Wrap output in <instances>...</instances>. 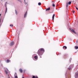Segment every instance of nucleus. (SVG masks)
Returning <instances> with one entry per match:
<instances>
[{
	"instance_id": "nucleus-18",
	"label": "nucleus",
	"mask_w": 78,
	"mask_h": 78,
	"mask_svg": "<svg viewBox=\"0 0 78 78\" xmlns=\"http://www.w3.org/2000/svg\"><path fill=\"white\" fill-rule=\"evenodd\" d=\"M15 76H17V73H15Z\"/></svg>"
},
{
	"instance_id": "nucleus-14",
	"label": "nucleus",
	"mask_w": 78,
	"mask_h": 78,
	"mask_svg": "<svg viewBox=\"0 0 78 78\" xmlns=\"http://www.w3.org/2000/svg\"><path fill=\"white\" fill-rule=\"evenodd\" d=\"M6 62H8V63L9 62V60H7Z\"/></svg>"
},
{
	"instance_id": "nucleus-6",
	"label": "nucleus",
	"mask_w": 78,
	"mask_h": 78,
	"mask_svg": "<svg viewBox=\"0 0 78 78\" xmlns=\"http://www.w3.org/2000/svg\"><path fill=\"white\" fill-rule=\"evenodd\" d=\"M71 31H72L73 32V33H75V34H76V32H75V31H74V30H73V29H72Z\"/></svg>"
},
{
	"instance_id": "nucleus-4",
	"label": "nucleus",
	"mask_w": 78,
	"mask_h": 78,
	"mask_svg": "<svg viewBox=\"0 0 78 78\" xmlns=\"http://www.w3.org/2000/svg\"><path fill=\"white\" fill-rule=\"evenodd\" d=\"M6 74H8V69H6V70L5 71Z\"/></svg>"
},
{
	"instance_id": "nucleus-20",
	"label": "nucleus",
	"mask_w": 78,
	"mask_h": 78,
	"mask_svg": "<svg viewBox=\"0 0 78 78\" xmlns=\"http://www.w3.org/2000/svg\"><path fill=\"white\" fill-rule=\"evenodd\" d=\"M55 17H52V20H54V18Z\"/></svg>"
},
{
	"instance_id": "nucleus-10",
	"label": "nucleus",
	"mask_w": 78,
	"mask_h": 78,
	"mask_svg": "<svg viewBox=\"0 0 78 78\" xmlns=\"http://www.w3.org/2000/svg\"><path fill=\"white\" fill-rule=\"evenodd\" d=\"M69 5V4H68V3H66V7H67H67H68V6Z\"/></svg>"
},
{
	"instance_id": "nucleus-27",
	"label": "nucleus",
	"mask_w": 78,
	"mask_h": 78,
	"mask_svg": "<svg viewBox=\"0 0 78 78\" xmlns=\"http://www.w3.org/2000/svg\"><path fill=\"white\" fill-rule=\"evenodd\" d=\"M73 13H75V11H73Z\"/></svg>"
},
{
	"instance_id": "nucleus-3",
	"label": "nucleus",
	"mask_w": 78,
	"mask_h": 78,
	"mask_svg": "<svg viewBox=\"0 0 78 78\" xmlns=\"http://www.w3.org/2000/svg\"><path fill=\"white\" fill-rule=\"evenodd\" d=\"M27 11L25 14L24 15V18H25V17H26V16H27Z\"/></svg>"
},
{
	"instance_id": "nucleus-1",
	"label": "nucleus",
	"mask_w": 78,
	"mask_h": 78,
	"mask_svg": "<svg viewBox=\"0 0 78 78\" xmlns=\"http://www.w3.org/2000/svg\"><path fill=\"white\" fill-rule=\"evenodd\" d=\"M45 50L43 48H40L39 49L38 51V54L39 56H42L43 55V53H44Z\"/></svg>"
},
{
	"instance_id": "nucleus-16",
	"label": "nucleus",
	"mask_w": 78,
	"mask_h": 78,
	"mask_svg": "<svg viewBox=\"0 0 78 78\" xmlns=\"http://www.w3.org/2000/svg\"><path fill=\"white\" fill-rule=\"evenodd\" d=\"M52 6H53V7H55V5L54 4H52Z\"/></svg>"
},
{
	"instance_id": "nucleus-12",
	"label": "nucleus",
	"mask_w": 78,
	"mask_h": 78,
	"mask_svg": "<svg viewBox=\"0 0 78 78\" xmlns=\"http://www.w3.org/2000/svg\"><path fill=\"white\" fill-rule=\"evenodd\" d=\"M71 2L70 1V2H68V4H69V5H71Z\"/></svg>"
},
{
	"instance_id": "nucleus-5",
	"label": "nucleus",
	"mask_w": 78,
	"mask_h": 78,
	"mask_svg": "<svg viewBox=\"0 0 78 78\" xmlns=\"http://www.w3.org/2000/svg\"><path fill=\"white\" fill-rule=\"evenodd\" d=\"M50 8L49 7L47 9H46V11H50Z\"/></svg>"
},
{
	"instance_id": "nucleus-31",
	"label": "nucleus",
	"mask_w": 78,
	"mask_h": 78,
	"mask_svg": "<svg viewBox=\"0 0 78 78\" xmlns=\"http://www.w3.org/2000/svg\"><path fill=\"white\" fill-rule=\"evenodd\" d=\"M40 58H42V57L41 56H40Z\"/></svg>"
},
{
	"instance_id": "nucleus-22",
	"label": "nucleus",
	"mask_w": 78,
	"mask_h": 78,
	"mask_svg": "<svg viewBox=\"0 0 78 78\" xmlns=\"http://www.w3.org/2000/svg\"><path fill=\"white\" fill-rule=\"evenodd\" d=\"M15 78H18V77H17V76H15Z\"/></svg>"
},
{
	"instance_id": "nucleus-30",
	"label": "nucleus",
	"mask_w": 78,
	"mask_h": 78,
	"mask_svg": "<svg viewBox=\"0 0 78 78\" xmlns=\"http://www.w3.org/2000/svg\"><path fill=\"white\" fill-rule=\"evenodd\" d=\"M24 2H25V0H24Z\"/></svg>"
},
{
	"instance_id": "nucleus-21",
	"label": "nucleus",
	"mask_w": 78,
	"mask_h": 78,
	"mask_svg": "<svg viewBox=\"0 0 78 78\" xmlns=\"http://www.w3.org/2000/svg\"><path fill=\"white\" fill-rule=\"evenodd\" d=\"M76 76H77V77H78V73H77L76 74Z\"/></svg>"
},
{
	"instance_id": "nucleus-23",
	"label": "nucleus",
	"mask_w": 78,
	"mask_h": 78,
	"mask_svg": "<svg viewBox=\"0 0 78 78\" xmlns=\"http://www.w3.org/2000/svg\"><path fill=\"white\" fill-rule=\"evenodd\" d=\"M7 11V8H6V12H6Z\"/></svg>"
},
{
	"instance_id": "nucleus-32",
	"label": "nucleus",
	"mask_w": 78,
	"mask_h": 78,
	"mask_svg": "<svg viewBox=\"0 0 78 78\" xmlns=\"http://www.w3.org/2000/svg\"><path fill=\"white\" fill-rule=\"evenodd\" d=\"M22 78H24V77H23Z\"/></svg>"
},
{
	"instance_id": "nucleus-2",
	"label": "nucleus",
	"mask_w": 78,
	"mask_h": 78,
	"mask_svg": "<svg viewBox=\"0 0 78 78\" xmlns=\"http://www.w3.org/2000/svg\"><path fill=\"white\" fill-rule=\"evenodd\" d=\"M14 44V41H12L10 44V46H12Z\"/></svg>"
},
{
	"instance_id": "nucleus-7",
	"label": "nucleus",
	"mask_w": 78,
	"mask_h": 78,
	"mask_svg": "<svg viewBox=\"0 0 78 78\" xmlns=\"http://www.w3.org/2000/svg\"><path fill=\"white\" fill-rule=\"evenodd\" d=\"M19 70L20 73H22L23 72V71H22V69H20Z\"/></svg>"
},
{
	"instance_id": "nucleus-8",
	"label": "nucleus",
	"mask_w": 78,
	"mask_h": 78,
	"mask_svg": "<svg viewBox=\"0 0 78 78\" xmlns=\"http://www.w3.org/2000/svg\"><path fill=\"white\" fill-rule=\"evenodd\" d=\"M63 48H65V49H67V47L64 46L63 47Z\"/></svg>"
},
{
	"instance_id": "nucleus-19",
	"label": "nucleus",
	"mask_w": 78,
	"mask_h": 78,
	"mask_svg": "<svg viewBox=\"0 0 78 78\" xmlns=\"http://www.w3.org/2000/svg\"><path fill=\"white\" fill-rule=\"evenodd\" d=\"M10 27L12 26V27H13V25L11 24V25H10Z\"/></svg>"
},
{
	"instance_id": "nucleus-26",
	"label": "nucleus",
	"mask_w": 78,
	"mask_h": 78,
	"mask_svg": "<svg viewBox=\"0 0 78 78\" xmlns=\"http://www.w3.org/2000/svg\"><path fill=\"white\" fill-rule=\"evenodd\" d=\"M35 78H38V77L36 76H35Z\"/></svg>"
},
{
	"instance_id": "nucleus-11",
	"label": "nucleus",
	"mask_w": 78,
	"mask_h": 78,
	"mask_svg": "<svg viewBox=\"0 0 78 78\" xmlns=\"http://www.w3.org/2000/svg\"><path fill=\"white\" fill-rule=\"evenodd\" d=\"M34 58L36 59H37V56H35L34 57Z\"/></svg>"
},
{
	"instance_id": "nucleus-9",
	"label": "nucleus",
	"mask_w": 78,
	"mask_h": 78,
	"mask_svg": "<svg viewBox=\"0 0 78 78\" xmlns=\"http://www.w3.org/2000/svg\"><path fill=\"white\" fill-rule=\"evenodd\" d=\"M75 48L76 49H78V46H75Z\"/></svg>"
},
{
	"instance_id": "nucleus-24",
	"label": "nucleus",
	"mask_w": 78,
	"mask_h": 78,
	"mask_svg": "<svg viewBox=\"0 0 78 78\" xmlns=\"http://www.w3.org/2000/svg\"><path fill=\"white\" fill-rule=\"evenodd\" d=\"M8 78H10V77H9V75H8Z\"/></svg>"
},
{
	"instance_id": "nucleus-13",
	"label": "nucleus",
	"mask_w": 78,
	"mask_h": 78,
	"mask_svg": "<svg viewBox=\"0 0 78 78\" xmlns=\"http://www.w3.org/2000/svg\"><path fill=\"white\" fill-rule=\"evenodd\" d=\"M38 5H41V2H39V3H38Z\"/></svg>"
},
{
	"instance_id": "nucleus-28",
	"label": "nucleus",
	"mask_w": 78,
	"mask_h": 78,
	"mask_svg": "<svg viewBox=\"0 0 78 78\" xmlns=\"http://www.w3.org/2000/svg\"><path fill=\"white\" fill-rule=\"evenodd\" d=\"M0 16H1V14H0Z\"/></svg>"
},
{
	"instance_id": "nucleus-17",
	"label": "nucleus",
	"mask_w": 78,
	"mask_h": 78,
	"mask_svg": "<svg viewBox=\"0 0 78 78\" xmlns=\"http://www.w3.org/2000/svg\"><path fill=\"white\" fill-rule=\"evenodd\" d=\"M55 14H54L53 15L52 17H55Z\"/></svg>"
},
{
	"instance_id": "nucleus-29",
	"label": "nucleus",
	"mask_w": 78,
	"mask_h": 78,
	"mask_svg": "<svg viewBox=\"0 0 78 78\" xmlns=\"http://www.w3.org/2000/svg\"><path fill=\"white\" fill-rule=\"evenodd\" d=\"M18 1H20V0H18Z\"/></svg>"
},
{
	"instance_id": "nucleus-15",
	"label": "nucleus",
	"mask_w": 78,
	"mask_h": 78,
	"mask_svg": "<svg viewBox=\"0 0 78 78\" xmlns=\"http://www.w3.org/2000/svg\"><path fill=\"white\" fill-rule=\"evenodd\" d=\"M15 12H16V15H17V11H16V10H15Z\"/></svg>"
},
{
	"instance_id": "nucleus-25",
	"label": "nucleus",
	"mask_w": 78,
	"mask_h": 78,
	"mask_svg": "<svg viewBox=\"0 0 78 78\" xmlns=\"http://www.w3.org/2000/svg\"><path fill=\"white\" fill-rule=\"evenodd\" d=\"M71 69V68H70H70H68V69H69V70H70V69Z\"/></svg>"
}]
</instances>
